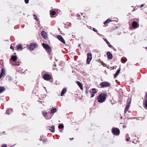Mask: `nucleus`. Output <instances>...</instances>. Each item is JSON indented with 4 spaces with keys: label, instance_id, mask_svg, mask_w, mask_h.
<instances>
[{
    "label": "nucleus",
    "instance_id": "f03ea898",
    "mask_svg": "<svg viewBox=\"0 0 147 147\" xmlns=\"http://www.w3.org/2000/svg\"><path fill=\"white\" fill-rule=\"evenodd\" d=\"M100 86L102 88H104L107 87H110L111 86V84L110 83L106 82H101L100 84Z\"/></svg>",
    "mask_w": 147,
    "mask_h": 147
},
{
    "label": "nucleus",
    "instance_id": "2eb2a0df",
    "mask_svg": "<svg viewBox=\"0 0 147 147\" xmlns=\"http://www.w3.org/2000/svg\"><path fill=\"white\" fill-rule=\"evenodd\" d=\"M112 21L110 19H108L104 22V24L106 26H107L108 24Z\"/></svg>",
    "mask_w": 147,
    "mask_h": 147
},
{
    "label": "nucleus",
    "instance_id": "aec40b11",
    "mask_svg": "<svg viewBox=\"0 0 147 147\" xmlns=\"http://www.w3.org/2000/svg\"><path fill=\"white\" fill-rule=\"evenodd\" d=\"M57 111V109L56 108H54L52 109L51 111V113L53 115V114Z\"/></svg>",
    "mask_w": 147,
    "mask_h": 147
},
{
    "label": "nucleus",
    "instance_id": "393cba45",
    "mask_svg": "<svg viewBox=\"0 0 147 147\" xmlns=\"http://www.w3.org/2000/svg\"><path fill=\"white\" fill-rule=\"evenodd\" d=\"M130 105H127L125 109L124 112L126 113L127 111L129 110L130 107Z\"/></svg>",
    "mask_w": 147,
    "mask_h": 147
},
{
    "label": "nucleus",
    "instance_id": "a878e982",
    "mask_svg": "<svg viewBox=\"0 0 147 147\" xmlns=\"http://www.w3.org/2000/svg\"><path fill=\"white\" fill-rule=\"evenodd\" d=\"M66 91L67 90L65 88L63 89L61 91V96H63V95L66 92Z\"/></svg>",
    "mask_w": 147,
    "mask_h": 147
},
{
    "label": "nucleus",
    "instance_id": "4c0bfd02",
    "mask_svg": "<svg viewBox=\"0 0 147 147\" xmlns=\"http://www.w3.org/2000/svg\"><path fill=\"white\" fill-rule=\"evenodd\" d=\"M26 3L28 4L29 3V0H24Z\"/></svg>",
    "mask_w": 147,
    "mask_h": 147
},
{
    "label": "nucleus",
    "instance_id": "c9c22d12",
    "mask_svg": "<svg viewBox=\"0 0 147 147\" xmlns=\"http://www.w3.org/2000/svg\"><path fill=\"white\" fill-rule=\"evenodd\" d=\"M47 141V139H44L42 140V142L43 143H45Z\"/></svg>",
    "mask_w": 147,
    "mask_h": 147
},
{
    "label": "nucleus",
    "instance_id": "4468645a",
    "mask_svg": "<svg viewBox=\"0 0 147 147\" xmlns=\"http://www.w3.org/2000/svg\"><path fill=\"white\" fill-rule=\"evenodd\" d=\"M5 75L4 70L2 68L1 72L0 74V79L4 76Z\"/></svg>",
    "mask_w": 147,
    "mask_h": 147
},
{
    "label": "nucleus",
    "instance_id": "09e8293b",
    "mask_svg": "<svg viewBox=\"0 0 147 147\" xmlns=\"http://www.w3.org/2000/svg\"><path fill=\"white\" fill-rule=\"evenodd\" d=\"M145 48L147 50V47H146Z\"/></svg>",
    "mask_w": 147,
    "mask_h": 147
},
{
    "label": "nucleus",
    "instance_id": "f704fd0d",
    "mask_svg": "<svg viewBox=\"0 0 147 147\" xmlns=\"http://www.w3.org/2000/svg\"><path fill=\"white\" fill-rule=\"evenodd\" d=\"M104 40L107 43V45H109V41L107 40V39H104Z\"/></svg>",
    "mask_w": 147,
    "mask_h": 147
},
{
    "label": "nucleus",
    "instance_id": "f3484780",
    "mask_svg": "<svg viewBox=\"0 0 147 147\" xmlns=\"http://www.w3.org/2000/svg\"><path fill=\"white\" fill-rule=\"evenodd\" d=\"M120 68H119L117 70L116 72L114 75V78H116L117 77V76L119 75V74L120 71Z\"/></svg>",
    "mask_w": 147,
    "mask_h": 147
},
{
    "label": "nucleus",
    "instance_id": "a211bd4d",
    "mask_svg": "<svg viewBox=\"0 0 147 147\" xmlns=\"http://www.w3.org/2000/svg\"><path fill=\"white\" fill-rule=\"evenodd\" d=\"M12 111V109H8L6 111L5 114L9 115L11 113Z\"/></svg>",
    "mask_w": 147,
    "mask_h": 147
},
{
    "label": "nucleus",
    "instance_id": "20e7f679",
    "mask_svg": "<svg viewBox=\"0 0 147 147\" xmlns=\"http://www.w3.org/2000/svg\"><path fill=\"white\" fill-rule=\"evenodd\" d=\"M42 77L44 80L47 81H49L52 78L51 76L47 74H44Z\"/></svg>",
    "mask_w": 147,
    "mask_h": 147
},
{
    "label": "nucleus",
    "instance_id": "9b49d317",
    "mask_svg": "<svg viewBox=\"0 0 147 147\" xmlns=\"http://www.w3.org/2000/svg\"><path fill=\"white\" fill-rule=\"evenodd\" d=\"M57 37L58 39L60 40L61 42H62L63 43L65 44V41L63 38L62 37L59 35H58L57 36Z\"/></svg>",
    "mask_w": 147,
    "mask_h": 147
},
{
    "label": "nucleus",
    "instance_id": "dca6fc26",
    "mask_svg": "<svg viewBox=\"0 0 147 147\" xmlns=\"http://www.w3.org/2000/svg\"><path fill=\"white\" fill-rule=\"evenodd\" d=\"M76 83L80 87L81 89L82 90L83 89V86L82 83L80 82L79 81H77L76 82Z\"/></svg>",
    "mask_w": 147,
    "mask_h": 147
},
{
    "label": "nucleus",
    "instance_id": "412c9836",
    "mask_svg": "<svg viewBox=\"0 0 147 147\" xmlns=\"http://www.w3.org/2000/svg\"><path fill=\"white\" fill-rule=\"evenodd\" d=\"M49 127V130L52 132H54L55 131V126H53L51 127Z\"/></svg>",
    "mask_w": 147,
    "mask_h": 147
},
{
    "label": "nucleus",
    "instance_id": "cd10ccee",
    "mask_svg": "<svg viewBox=\"0 0 147 147\" xmlns=\"http://www.w3.org/2000/svg\"><path fill=\"white\" fill-rule=\"evenodd\" d=\"M56 13V12L54 11H50V14L52 16L55 15Z\"/></svg>",
    "mask_w": 147,
    "mask_h": 147
},
{
    "label": "nucleus",
    "instance_id": "bb28decb",
    "mask_svg": "<svg viewBox=\"0 0 147 147\" xmlns=\"http://www.w3.org/2000/svg\"><path fill=\"white\" fill-rule=\"evenodd\" d=\"M5 90V88L3 87H0V94L3 92Z\"/></svg>",
    "mask_w": 147,
    "mask_h": 147
},
{
    "label": "nucleus",
    "instance_id": "f257e3e1",
    "mask_svg": "<svg viewBox=\"0 0 147 147\" xmlns=\"http://www.w3.org/2000/svg\"><path fill=\"white\" fill-rule=\"evenodd\" d=\"M107 96L106 93H101L97 97L98 102L99 103H102L105 101Z\"/></svg>",
    "mask_w": 147,
    "mask_h": 147
},
{
    "label": "nucleus",
    "instance_id": "6ab92c4d",
    "mask_svg": "<svg viewBox=\"0 0 147 147\" xmlns=\"http://www.w3.org/2000/svg\"><path fill=\"white\" fill-rule=\"evenodd\" d=\"M89 92L90 93H92L93 94H95L97 92L96 89L95 88H92L91 90H90Z\"/></svg>",
    "mask_w": 147,
    "mask_h": 147
},
{
    "label": "nucleus",
    "instance_id": "a19ab883",
    "mask_svg": "<svg viewBox=\"0 0 147 147\" xmlns=\"http://www.w3.org/2000/svg\"><path fill=\"white\" fill-rule=\"evenodd\" d=\"M93 30L95 32H98V31L97 30H96V29L95 28H93Z\"/></svg>",
    "mask_w": 147,
    "mask_h": 147
},
{
    "label": "nucleus",
    "instance_id": "473e14b6",
    "mask_svg": "<svg viewBox=\"0 0 147 147\" xmlns=\"http://www.w3.org/2000/svg\"><path fill=\"white\" fill-rule=\"evenodd\" d=\"M17 65V66H19L20 65V63L19 62H16L14 65Z\"/></svg>",
    "mask_w": 147,
    "mask_h": 147
},
{
    "label": "nucleus",
    "instance_id": "7c9ffc66",
    "mask_svg": "<svg viewBox=\"0 0 147 147\" xmlns=\"http://www.w3.org/2000/svg\"><path fill=\"white\" fill-rule=\"evenodd\" d=\"M53 68L54 69H55L57 71V68L56 67V65L55 64H54L53 65Z\"/></svg>",
    "mask_w": 147,
    "mask_h": 147
},
{
    "label": "nucleus",
    "instance_id": "c03bdc74",
    "mask_svg": "<svg viewBox=\"0 0 147 147\" xmlns=\"http://www.w3.org/2000/svg\"><path fill=\"white\" fill-rule=\"evenodd\" d=\"M144 4H142L141 5H140V7H143L144 6Z\"/></svg>",
    "mask_w": 147,
    "mask_h": 147
},
{
    "label": "nucleus",
    "instance_id": "e433bc0d",
    "mask_svg": "<svg viewBox=\"0 0 147 147\" xmlns=\"http://www.w3.org/2000/svg\"><path fill=\"white\" fill-rule=\"evenodd\" d=\"M88 91H89V90H88V88H86V91H85V92H86V94H87L88 93Z\"/></svg>",
    "mask_w": 147,
    "mask_h": 147
},
{
    "label": "nucleus",
    "instance_id": "6e6552de",
    "mask_svg": "<svg viewBox=\"0 0 147 147\" xmlns=\"http://www.w3.org/2000/svg\"><path fill=\"white\" fill-rule=\"evenodd\" d=\"M132 27L134 29L138 28L139 26V24L135 21H133L131 24Z\"/></svg>",
    "mask_w": 147,
    "mask_h": 147
},
{
    "label": "nucleus",
    "instance_id": "423d86ee",
    "mask_svg": "<svg viewBox=\"0 0 147 147\" xmlns=\"http://www.w3.org/2000/svg\"><path fill=\"white\" fill-rule=\"evenodd\" d=\"M87 55L86 63L88 64H89L92 59V55L91 53H88L87 54Z\"/></svg>",
    "mask_w": 147,
    "mask_h": 147
},
{
    "label": "nucleus",
    "instance_id": "1a4fd4ad",
    "mask_svg": "<svg viewBox=\"0 0 147 147\" xmlns=\"http://www.w3.org/2000/svg\"><path fill=\"white\" fill-rule=\"evenodd\" d=\"M41 35L42 37L45 39H47L48 38L47 33L44 30L41 32Z\"/></svg>",
    "mask_w": 147,
    "mask_h": 147
},
{
    "label": "nucleus",
    "instance_id": "5701e85b",
    "mask_svg": "<svg viewBox=\"0 0 147 147\" xmlns=\"http://www.w3.org/2000/svg\"><path fill=\"white\" fill-rule=\"evenodd\" d=\"M127 61V58L124 57H123L121 59V61L123 63H125Z\"/></svg>",
    "mask_w": 147,
    "mask_h": 147
},
{
    "label": "nucleus",
    "instance_id": "f8f14e48",
    "mask_svg": "<svg viewBox=\"0 0 147 147\" xmlns=\"http://www.w3.org/2000/svg\"><path fill=\"white\" fill-rule=\"evenodd\" d=\"M17 57L16 55L12 56L11 57V59H10V62L11 60H12L13 62H15L17 61Z\"/></svg>",
    "mask_w": 147,
    "mask_h": 147
},
{
    "label": "nucleus",
    "instance_id": "b1692460",
    "mask_svg": "<svg viewBox=\"0 0 147 147\" xmlns=\"http://www.w3.org/2000/svg\"><path fill=\"white\" fill-rule=\"evenodd\" d=\"M131 100V98H128L127 100V105H130Z\"/></svg>",
    "mask_w": 147,
    "mask_h": 147
},
{
    "label": "nucleus",
    "instance_id": "58836bf2",
    "mask_svg": "<svg viewBox=\"0 0 147 147\" xmlns=\"http://www.w3.org/2000/svg\"><path fill=\"white\" fill-rule=\"evenodd\" d=\"M1 147H7V146L5 144H3L2 145V146Z\"/></svg>",
    "mask_w": 147,
    "mask_h": 147
},
{
    "label": "nucleus",
    "instance_id": "ddd939ff",
    "mask_svg": "<svg viewBox=\"0 0 147 147\" xmlns=\"http://www.w3.org/2000/svg\"><path fill=\"white\" fill-rule=\"evenodd\" d=\"M47 113L45 111H43L42 112V114L47 119H51V117H47V116H46Z\"/></svg>",
    "mask_w": 147,
    "mask_h": 147
},
{
    "label": "nucleus",
    "instance_id": "72a5a7b5",
    "mask_svg": "<svg viewBox=\"0 0 147 147\" xmlns=\"http://www.w3.org/2000/svg\"><path fill=\"white\" fill-rule=\"evenodd\" d=\"M33 17H34V19H35V20H36L37 21H38V19H37V17L34 14Z\"/></svg>",
    "mask_w": 147,
    "mask_h": 147
},
{
    "label": "nucleus",
    "instance_id": "0eeeda50",
    "mask_svg": "<svg viewBox=\"0 0 147 147\" xmlns=\"http://www.w3.org/2000/svg\"><path fill=\"white\" fill-rule=\"evenodd\" d=\"M38 47L37 45L34 43H31L29 47V49L30 50H33L35 48H36Z\"/></svg>",
    "mask_w": 147,
    "mask_h": 147
},
{
    "label": "nucleus",
    "instance_id": "ea45409f",
    "mask_svg": "<svg viewBox=\"0 0 147 147\" xmlns=\"http://www.w3.org/2000/svg\"><path fill=\"white\" fill-rule=\"evenodd\" d=\"M90 94H91V98L93 97L94 96V94H93L92 93H90Z\"/></svg>",
    "mask_w": 147,
    "mask_h": 147
},
{
    "label": "nucleus",
    "instance_id": "37998d69",
    "mask_svg": "<svg viewBox=\"0 0 147 147\" xmlns=\"http://www.w3.org/2000/svg\"><path fill=\"white\" fill-rule=\"evenodd\" d=\"M126 140L127 141H128L129 140V138H126Z\"/></svg>",
    "mask_w": 147,
    "mask_h": 147
},
{
    "label": "nucleus",
    "instance_id": "9d476101",
    "mask_svg": "<svg viewBox=\"0 0 147 147\" xmlns=\"http://www.w3.org/2000/svg\"><path fill=\"white\" fill-rule=\"evenodd\" d=\"M107 55L108 59H111L113 58V55L110 52L108 51L107 53Z\"/></svg>",
    "mask_w": 147,
    "mask_h": 147
},
{
    "label": "nucleus",
    "instance_id": "79ce46f5",
    "mask_svg": "<svg viewBox=\"0 0 147 147\" xmlns=\"http://www.w3.org/2000/svg\"><path fill=\"white\" fill-rule=\"evenodd\" d=\"M108 46L110 48H112L113 47V46L111 45V44H110V43L109 44V45H108Z\"/></svg>",
    "mask_w": 147,
    "mask_h": 147
},
{
    "label": "nucleus",
    "instance_id": "a18cd8bd",
    "mask_svg": "<svg viewBox=\"0 0 147 147\" xmlns=\"http://www.w3.org/2000/svg\"><path fill=\"white\" fill-rule=\"evenodd\" d=\"M146 98L145 100H147V93L146 94Z\"/></svg>",
    "mask_w": 147,
    "mask_h": 147
},
{
    "label": "nucleus",
    "instance_id": "c756f323",
    "mask_svg": "<svg viewBox=\"0 0 147 147\" xmlns=\"http://www.w3.org/2000/svg\"><path fill=\"white\" fill-rule=\"evenodd\" d=\"M13 45H14L12 44H11V46L10 47V48L13 50V51L14 50V46H13Z\"/></svg>",
    "mask_w": 147,
    "mask_h": 147
},
{
    "label": "nucleus",
    "instance_id": "c85d7f7f",
    "mask_svg": "<svg viewBox=\"0 0 147 147\" xmlns=\"http://www.w3.org/2000/svg\"><path fill=\"white\" fill-rule=\"evenodd\" d=\"M64 127V125H63L60 124L58 126V128L59 129H62Z\"/></svg>",
    "mask_w": 147,
    "mask_h": 147
},
{
    "label": "nucleus",
    "instance_id": "de8ad7c7",
    "mask_svg": "<svg viewBox=\"0 0 147 147\" xmlns=\"http://www.w3.org/2000/svg\"><path fill=\"white\" fill-rule=\"evenodd\" d=\"M73 139H74V138H70V139L71 140H72Z\"/></svg>",
    "mask_w": 147,
    "mask_h": 147
},
{
    "label": "nucleus",
    "instance_id": "7ed1b4c3",
    "mask_svg": "<svg viewBox=\"0 0 147 147\" xmlns=\"http://www.w3.org/2000/svg\"><path fill=\"white\" fill-rule=\"evenodd\" d=\"M112 132L114 135L118 136L120 134V131L118 128L113 127L112 129Z\"/></svg>",
    "mask_w": 147,
    "mask_h": 147
},
{
    "label": "nucleus",
    "instance_id": "39448f33",
    "mask_svg": "<svg viewBox=\"0 0 147 147\" xmlns=\"http://www.w3.org/2000/svg\"><path fill=\"white\" fill-rule=\"evenodd\" d=\"M42 45L43 47L46 49L47 52L48 53H50V52L51 50L50 46L48 44L44 43H42Z\"/></svg>",
    "mask_w": 147,
    "mask_h": 147
},
{
    "label": "nucleus",
    "instance_id": "49530a36",
    "mask_svg": "<svg viewBox=\"0 0 147 147\" xmlns=\"http://www.w3.org/2000/svg\"><path fill=\"white\" fill-rule=\"evenodd\" d=\"M77 16L78 17L80 16V15L78 14H77Z\"/></svg>",
    "mask_w": 147,
    "mask_h": 147
},
{
    "label": "nucleus",
    "instance_id": "2f4dec72",
    "mask_svg": "<svg viewBox=\"0 0 147 147\" xmlns=\"http://www.w3.org/2000/svg\"><path fill=\"white\" fill-rule=\"evenodd\" d=\"M144 104L145 107L147 109V100H145Z\"/></svg>",
    "mask_w": 147,
    "mask_h": 147
},
{
    "label": "nucleus",
    "instance_id": "4be33fe9",
    "mask_svg": "<svg viewBox=\"0 0 147 147\" xmlns=\"http://www.w3.org/2000/svg\"><path fill=\"white\" fill-rule=\"evenodd\" d=\"M22 46L21 44H19L17 47V50H21L23 49Z\"/></svg>",
    "mask_w": 147,
    "mask_h": 147
}]
</instances>
